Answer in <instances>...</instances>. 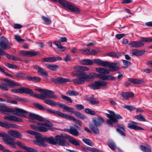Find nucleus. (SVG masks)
I'll return each instance as SVG.
<instances>
[{"instance_id": "1", "label": "nucleus", "mask_w": 152, "mask_h": 152, "mask_svg": "<svg viewBox=\"0 0 152 152\" xmlns=\"http://www.w3.org/2000/svg\"><path fill=\"white\" fill-rule=\"evenodd\" d=\"M3 111L12 113L13 114L22 117H26L25 114L29 116L28 118L30 119V121L36 123L38 126L33 125H30V127L37 131L46 132L49 130L54 131V128L51 127V124L48 121L44 120L41 116L34 113L19 108L12 109L8 107L4 108Z\"/></svg>"}, {"instance_id": "2", "label": "nucleus", "mask_w": 152, "mask_h": 152, "mask_svg": "<svg viewBox=\"0 0 152 152\" xmlns=\"http://www.w3.org/2000/svg\"><path fill=\"white\" fill-rule=\"evenodd\" d=\"M116 77L111 75H102L100 76V79L105 80L113 81L115 80ZM107 84L106 81L99 80L96 81L94 83L88 85L91 89H98L101 87L106 86Z\"/></svg>"}, {"instance_id": "3", "label": "nucleus", "mask_w": 152, "mask_h": 152, "mask_svg": "<svg viewBox=\"0 0 152 152\" xmlns=\"http://www.w3.org/2000/svg\"><path fill=\"white\" fill-rule=\"evenodd\" d=\"M67 136L62 135H57L55 138L52 137H45V141L49 143L55 145L58 144L59 145L64 146H68V142L66 140Z\"/></svg>"}, {"instance_id": "4", "label": "nucleus", "mask_w": 152, "mask_h": 152, "mask_svg": "<svg viewBox=\"0 0 152 152\" xmlns=\"http://www.w3.org/2000/svg\"><path fill=\"white\" fill-rule=\"evenodd\" d=\"M46 110L48 112L51 114L57 115L58 116L62 118H63L72 120L75 121L77 124L80 126H81L82 125V123L80 121L76 119L73 116L67 114H65L63 113L58 111H56L49 109H46Z\"/></svg>"}, {"instance_id": "5", "label": "nucleus", "mask_w": 152, "mask_h": 152, "mask_svg": "<svg viewBox=\"0 0 152 152\" xmlns=\"http://www.w3.org/2000/svg\"><path fill=\"white\" fill-rule=\"evenodd\" d=\"M92 121L94 124H90L89 127L94 133L98 134L99 130L97 127L100 126L104 122V120L101 117H98L93 118Z\"/></svg>"}, {"instance_id": "6", "label": "nucleus", "mask_w": 152, "mask_h": 152, "mask_svg": "<svg viewBox=\"0 0 152 152\" xmlns=\"http://www.w3.org/2000/svg\"><path fill=\"white\" fill-rule=\"evenodd\" d=\"M27 132L29 134L35 136V137L36 140L33 141V142L34 144L43 147L47 146V144L45 143V137H42L40 134L30 130L27 131Z\"/></svg>"}, {"instance_id": "7", "label": "nucleus", "mask_w": 152, "mask_h": 152, "mask_svg": "<svg viewBox=\"0 0 152 152\" xmlns=\"http://www.w3.org/2000/svg\"><path fill=\"white\" fill-rule=\"evenodd\" d=\"M3 80L4 81L0 83V89L4 91H8L9 88H12L16 85H20L9 80L3 79Z\"/></svg>"}, {"instance_id": "8", "label": "nucleus", "mask_w": 152, "mask_h": 152, "mask_svg": "<svg viewBox=\"0 0 152 152\" xmlns=\"http://www.w3.org/2000/svg\"><path fill=\"white\" fill-rule=\"evenodd\" d=\"M109 113L110 114L107 113L106 115L110 120H107L106 123L107 124L112 126L113 123L116 122L118 121V119L122 118V117L120 115H116L113 111H110Z\"/></svg>"}, {"instance_id": "9", "label": "nucleus", "mask_w": 152, "mask_h": 152, "mask_svg": "<svg viewBox=\"0 0 152 152\" xmlns=\"http://www.w3.org/2000/svg\"><path fill=\"white\" fill-rule=\"evenodd\" d=\"M58 2L63 6L66 7L71 11L77 12H80V10L77 7L66 0H58Z\"/></svg>"}, {"instance_id": "10", "label": "nucleus", "mask_w": 152, "mask_h": 152, "mask_svg": "<svg viewBox=\"0 0 152 152\" xmlns=\"http://www.w3.org/2000/svg\"><path fill=\"white\" fill-rule=\"evenodd\" d=\"M80 76L77 77L76 79H73L72 81L75 84H83L84 83L87 79L85 77V72H80L79 73Z\"/></svg>"}, {"instance_id": "11", "label": "nucleus", "mask_w": 152, "mask_h": 152, "mask_svg": "<svg viewBox=\"0 0 152 152\" xmlns=\"http://www.w3.org/2000/svg\"><path fill=\"white\" fill-rule=\"evenodd\" d=\"M0 46L3 49L6 50L11 47L10 44L8 39L4 36H2L0 39Z\"/></svg>"}, {"instance_id": "12", "label": "nucleus", "mask_w": 152, "mask_h": 152, "mask_svg": "<svg viewBox=\"0 0 152 152\" xmlns=\"http://www.w3.org/2000/svg\"><path fill=\"white\" fill-rule=\"evenodd\" d=\"M44 102L46 104L52 106H55L58 104L59 107L63 108L64 110V108L66 106L64 104L57 103L56 102L50 99H45L44 100Z\"/></svg>"}, {"instance_id": "13", "label": "nucleus", "mask_w": 152, "mask_h": 152, "mask_svg": "<svg viewBox=\"0 0 152 152\" xmlns=\"http://www.w3.org/2000/svg\"><path fill=\"white\" fill-rule=\"evenodd\" d=\"M52 81L55 83L63 84L65 83L70 81V80L69 78L59 77L55 78L52 79Z\"/></svg>"}, {"instance_id": "14", "label": "nucleus", "mask_w": 152, "mask_h": 152, "mask_svg": "<svg viewBox=\"0 0 152 152\" xmlns=\"http://www.w3.org/2000/svg\"><path fill=\"white\" fill-rule=\"evenodd\" d=\"M138 124V123L134 121H132L128 124V127L130 129L135 130H144V129L142 127L135 124Z\"/></svg>"}, {"instance_id": "15", "label": "nucleus", "mask_w": 152, "mask_h": 152, "mask_svg": "<svg viewBox=\"0 0 152 152\" xmlns=\"http://www.w3.org/2000/svg\"><path fill=\"white\" fill-rule=\"evenodd\" d=\"M19 54L20 55L27 57L34 56L36 55L37 54V53L35 52L23 50L20 51Z\"/></svg>"}, {"instance_id": "16", "label": "nucleus", "mask_w": 152, "mask_h": 152, "mask_svg": "<svg viewBox=\"0 0 152 152\" xmlns=\"http://www.w3.org/2000/svg\"><path fill=\"white\" fill-rule=\"evenodd\" d=\"M101 75V74H97L93 72L90 73L89 75H87L85 73V77L87 79V81H89L95 77H99V78L100 79Z\"/></svg>"}, {"instance_id": "17", "label": "nucleus", "mask_w": 152, "mask_h": 152, "mask_svg": "<svg viewBox=\"0 0 152 152\" xmlns=\"http://www.w3.org/2000/svg\"><path fill=\"white\" fill-rule=\"evenodd\" d=\"M0 126L6 129L10 128H15L17 127V125L15 124L9 123L7 122H3L0 121Z\"/></svg>"}, {"instance_id": "18", "label": "nucleus", "mask_w": 152, "mask_h": 152, "mask_svg": "<svg viewBox=\"0 0 152 152\" xmlns=\"http://www.w3.org/2000/svg\"><path fill=\"white\" fill-rule=\"evenodd\" d=\"M54 92L53 91L44 89L42 94L43 99L46 98H50L51 94H54Z\"/></svg>"}, {"instance_id": "19", "label": "nucleus", "mask_w": 152, "mask_h": 152, "mask_svg": "<svg viewBox=\"0 0 152 152\" xmlns=\"http://www.w3.org/2000/svg\"><path fill=\"white\" fill-rule=\"evenodd\" d=\"M34 68L37 69L38 73L42 75L45 76H47L48 75L47 72L42 67L38 65H35L34 66Z\"/></svg>"}, {"instance_id": "20", "label": "nucleus", "mask_w": 152, "mask_h": 152, "mask_svg": "<svg viewBox=\"0 0 152 152\" xmlns=\"http://www.w3.org/2000/svg\"><path fill=\"white\" fill-rule=\"evenodd\" d=\"M132 47L139 48L143 46L144 43L140 41H133L129 44Z\"/></svg>"}, {"instance_id": "21", "label": "nucleus", "mask_w": 152, "mask_h": 152, "mask_svg": "<svg viewBox=\"0 0 152 152\" xmlns=\"http://www.w3.org/2000/svg\"><path fill=\"white\" fill-rule=\"evenodd\" d=\"M8 133L9 134L15 137L21 138H22V135L18 132L10 130L8 131Z\"/></svg>"}, {"instance_id": "22", "label": "nucleus", "mask_w": 152, "mask_h": 152, "mask_svg": "<svg viewBox=\"0 0 152 152\" xmlns=\"http://www.w3.org/2000/svg\"><path fill=\"white\" fill-rule=\"evenodd\" d=\"M96 69L97 72L104 74L103 75L108 74L110 72V70L105 68H97Z\"/></svg>"}, {"instance_id": "23", "label": "nucleus", "mask_w": 152, "mask_h": 152, "mask_svg": "<svg viewBox=\"0 0 152 152\" xmlns=\"http://www.w3.org/2000/svg\"><path fill=\"white\" fill-rule=\"evenodd\" d=\"M128 80L135 84H140L144 82L143 80L142 79L129 78L128 79Z\"/></svg>"}, {"instance_id": "24", "label": "nucleus", "mask_w": 152, "mask_h": 152, "mask_svg": "<svg viewBox=\"0 0 152 152\" xmlns=\"http://www.w3.org/2000/svg\"><path fill=\"white\" fill-rule=\"evenodd\" d=\"M20 94L26 93L32 95V91L28 88L22 87L20 88Z\"/></svg>"}, {"instance_id": "25", "label": "nucleus", "mask_w": 152, "mask_h": 152, "mask_svg": "<svg viewBox=\"0 0 152 152\" xmlns=\"http://www.w3.org/2000/svg\"><path fill=\"white\" fill-rule=\"evenodd\" d=\"M121 95L123 97V100H127L129 98L133 97L134 95V94L132 92H123L122 93Z\"/></svg>"}, {"instance_id": "26", "label": "nucleus", "mask_w": 152, "mask_h": 152, "mask_svg": "<svg viewBox=\"0 0 152 152\" xmlns=\"http://www.w3.org/2000/svg\"><path fill=\"white\" fill-rule=\"evenodd\" d=\"M80 63L83 65H91L93 64L94 61L93 60L87 59L80 60Z\"/></svg>"}, {"instance_id": "27", "label": "nucleus", "mask_w": 152, "mask_h": 152, "mask_svg": "<svg viewBox=\"0 0 152 152\" xmlns=\"http://www.w3.org/2000/svg\"><path fill=\"white\" fill-rule=\"evenodd\" d=\"M68 132L69 133L74 136H77L78 135V130L76 129L73 127H70V129H68Z\"/></svg>"}, {"instance_id": "28", "label": "nucleus", "mask_w": 152, "mask_h": 152, "mask_svg": "<svg viewBox=\"0 0 152 152\" xmlns=\"http://www.w3.org/2000/svg\"><path fill=\"white\" fill-rule=\"evenodd\" d=\"M117 64L115 63H110L109 66L108 67L110 68V71L114 72L118 71L119 70V68L116 66Z\"/></svg>"}, {"instance_id": "29", "label": "nucleus", "mask_w": 152, "mask_h": 152, "mask_svg": "<svg viewBox=\"0 0 152 152\" xmlns=\"http://www.w3.org/2000/svg\"><path fill=\"white\" fill-rule=\"evenodd\" d=\"M26 79L29 81H32L34 82H37L40 81L41 78L38 77L36 76H27Z\"/></svg>"}, {"instance_id": "30", "label": "nucleus", "mask_w": 152, "mask_h": 152, "mask_svg": "<svg viewBox=\"0 0 152 152\" xmlns=\"http://www.w3.org/2000/svg\"><path fill=\"white\" fill-rule=\"evenodd\" d=\"M121 53L120 52H110L107 53V55L108 56L113 57H116L117 58H119L121 56Z\"/></svg>"}, {"instance_id": "31", "label": "nucleus", "mask_w": 152, "mask_h": 152, "mask_svg": "<svg viewBox=\"0 0 152 152\" xmlns=\"http://www.w3.org/2000/svg\"><path fill=\"white\" fill-rule=\"evenodd\" d=\"M46 66L47 68L53 71L56 70L58 67V66L53 64H47L46 65Z\"/></svg>"}, {"instance_id": "32", "label": "nucleus", "mask_w": 152, "mask_h": 152, "mask_svg": "<svg viewBox=\"0 0 152 152\" xmlns=\"http://www.w3.org/2000/svg\"><path fill=\"white\" fill-rule=\"evenodd\" d=\"M69 142L72 145L76 146H78L80 145L78 140L75 138H70L69 139Z\"/></svg>"}, {"instance_id": "33", "label": "nucleus", "mask_w": 152, "mask_h": 152, "mask_svg": "<svg viewBox=\"0 0 152 152\" xmlns=\"http://www.w3.org/2000/svg\"><path fill=\"white\" fill-rule=\"evenodd\" d=\"M9 121L22 122L23 121L21 118L13 115H10L9 117Z\"/></svg>"}, {"instance_id": "34", "label": "nucleus", "mask_w": 152, "mask_h": 152, "mask_svg": "<svg viewBox=\"0 0 152 152\" xmlns=\"http://www.w3.org/2000/svg\"><path fill=\"white\" fill-rule=\"evenodd\" d=\"M74 69L79 71H87L89 69L88 67L82 66H76L74 67Z\"/></svg>"}, {"instance_id": "35", "label": "nucleus", "mask_w": 152, "mask_h": 152, "mask_svg": "<svg viewBox=\"0 0 152 152\" xmlns=\"http://www.w3.org/2000/svg\"><path fill=\"white\" fill-rule=\"evenodd\" d=\"M42 18L46 24L50 25L51 23V21L49 18L43 16H42Z\"/></svg>"}, {"instance_id": "36", "label": "nucleus", "mask_w": 152, "mask_h": 152, "mask_svg": "<svg viewBox=\"0 0 152 152\" xmlns=\"http://www.w3.org/2000/svg\"><path fill=\"white\" fill-rule=\"evenodd\" d=\"M108 145L109 147L113 150H115L116 148L115 143L111 140L108 141Z\"/></svg>"}, {"instance_id": "37", "label": "nucleus", "mask_w": 152, "mask_h": 152, "mask_svg": "<svg viewBox=\"0 0 152 152\" xmlns=\"http://www.w3.org/2000/svg\"><path fill=\"white\" fill-rule=\"evenodd\" d=\"M140 149L143 152H151V149L143 145L140 146Z\"/></svg>"}, {"instance_id": "38", "label": "nucleus", "mask_w": 152, "mask_h": 152, "mask_svg": "<svg viewBox=\"0 0 152 152\" xmlns=\"http://www.w3.org/2000/svg\"><path fill=\"white\" fill-rule=\"evenodd\" d=\"M82 140L86 144L92 146L93 145V143L92 141L90 139H83Z\"/></svg>"}, {"instance_id": "39", "label": "nucleus", "mask_w": 152, "mask_h": 152, "mask_svg": "<svg viewBox=\"0 0 152 152\" xmlns=\"http://www.w3.org/2000/svg\"><path fill=\"white\" fill-rule=\"evenodd\" d=\"M73 113L74 115L78 118H81L82 119H84L86 118L85 116L78 112H74Z\"/></svg>"}, {"instance_id": "40", "label": "nucleus", "mask_w": 152, "mask_h": 152, "mask_svg": "<svg viewBox=\"0 0 152 152\" xmlns=\"http://www.w3.org/2000/svg\"><path fill=\"white\" fill-rule=\"evenodd\" d=\"M5 65L8 68L12 69H16L18 68V66L16 65L12 64L5 63Z\"/></svg>"}, {"instance_id": "41", "label": "nucleus", "mask_w": 152, "mask_h": 152, "mask_svg": "<svg viewBox=\"0 0 152 152\" xmlns=\"http://www.w3.org/2000/svg\"><path fill=\"white\" fill-rule=\"evenodd\" d=\"M92 105H95L98 104L99 103V102L96 98L93 99L87 100Z\"/></svg>"}, {"instance_id": "42", "label": "nucleus", "mask_w": 152, "mask_h": 152, "mask_svg": "<svg viewBox=\"0 0 152 152\" xmlns=\"http://www.w3.org/2000/svg\"><path fill=\"white\" fill-rule=\"evenodd\" d=\"M136 118L138 120L141 121H146V119L141 114L137 115L136 117Z\"/></svg>"}, {"instance_id": "43", "label": "nucleus", "mask_w": 152, "mask_h": 152, "mask_svg": "<svg viewBox=\"0 0 152 152\" xmlns=\"http://www.w3.org/2000/svg\"><path fill=\"white\" fill-rule=\"evenodd\" d=\"M66 93L70 96H76L78 95H79L78 92L72 90L68 91Z\"/></svg>"}, {"instance_id": "44", "label": "nucleus", "mask_w": 152, "mask_h": 152, "mask_svg": "<svg viewBox=\"0 0 152 152\" xmlns=\"http://www.w3.org/2000/svg\"><path fill=\"white\" fill-rule=\"evenodd\" d=\"M53 57H46L42 59V61L45 62H53Z\"/></svg>"}, {"instance_id": "45", "label": "nucleus", "mask_w": 152, "mask_h": 152, "mask_svg": "<svg viewBox=\"0 0 152 152\" xmlns=\"http://www.w3.org/2000/svg\"><path fill=\"white\" fill-rule=\"evenodd\" d=\"M34 106L41 110H44L46 109L41 104L38 103H35L34 104Z\"/></svg>"}, {"instance_id": "46", "label": "nucleus", "mask_w": 152, "mask_h": 152, "mask_svg": "<svg viewBox=\"0 0 152 152\" xmlns=\"http://www.w3.org/2000/svg\"><path fill=\"white\" fill-rule=\"evenodd\" d=\"M85 111L86 113L90 114L91 115H95L96 114V113L94 111L92 110L89 108L85 109Z\"/></svg>"}, {"instance_id": "47", "label": "nucleus", "mask_w": 152, "mask_h": 152, "mask_svg": "<svg viewBox=\"0 0 152 152\" xmlns=\"http://www.w3.org/2000/svg\"><path fill=\"white\" fill-rule=\"evenodd\" d=\"M141 41L145 42H152V38L144 37L141 38Z\"/></svg>"}, {"instance_id": "48", "label": "nucleus", "mask_w": 152, "mask_h": 152, "mask_svg": "<svg viewBox=\"0 0 152 152\" xmlns=\"http://www.w3.org/2000/svg\"><path fill=\"white\" fill-rule=\"evenodd\" d=\"M14 75L16 77L18 78H21L25 76V74L22 72L15 73Z\"/></svg>"}, {"instance_id": "49", "label": "nucleus", "mask_w": 152, "mask_h": 152, "mask_svg": "<svg viewBox=\"0 0 152 152\" xmlns=\"http://www.w3.org/2000/svg\"><path fill=\"white\" fill-rule=\"evenodd\" d=\"M132 56H139L141 55V52L138 50H133L132 51Z\"/></svg>"}, {"instance_id": "50", "label": "nucleus", "mask_w": 152, "mask_h": 152, "mask_svg": "<svg viewBox=\"0 0 152 152\" xmlns=\"http://www.w3.org/2000/svg\"><path fill=\"white\" fill-rule=\"evenodd\" d=\"M61 97L63 99L65 100L66 101L69 102L70 103H72V102L71 99L68 96L64 95H61Z\"/></svg>"}, {"instance_id": "51", "label": "nucleus", "mask_w": 152, "mask_h": 152, "mask_svg": "<svg viewBox=\"0 0 152 152\" xmlns=\"http://www.w3.org/2000/svg\"><path fill=\"white\" fill-rule=\"evenodd\" d=\"M30 96H32L34 97L38 98L41 99H43V98L42 97V94H34L33 92L32 91V95L30 94Z\"/></svg>"}, {"instance_id": "52", "label": "nucleus", "mask_w": 152, "mask_h": 152, "mask_svg": "<svg viewBox=\"0 0 152 152\" xmlns=\"http://www.w3.org/2000/svg\"><path fill=\"white\" fill-rule=\"evenodd\" d=\"M15 38L16 41L20 43H22L24 41V40L21 39L19 35H15Z\"/></svg>"}, {"instance_id": "53", "label": "nucleus", "mask_w": 152, "mask_h": 152, "mask_svg": "<svg viewBox=\"0 0 152 152\" xmlns=\"http://www.w3.org/2000/svg\"><path fill=\"white\" fill-rule=\"evenodd\" d=\"M110 62L108 61H105L102 60L101 65L105 67H108Z\"/></svg>"}, {"instance_id": "54", "label": "nucleus", "mask_w": 152, "mask_h": 152, "mask_svg": "<svg viewBox=\"0 0 152 152\" xmlns=\"http://www.w3.org/2000/svg\"><path fill=\"white\" fill-rule=\"evenodd\" d=\"M55 45L57 46L58 48L61 50H62L64 47L61 45L60 42L59 41H56L55 42Z\"/></svg>"}, {"instance_id": "55", "label": "nucleus", "mask_w": 152, "mask_h": 152, "mask_svg": "<svg viewBox=\"0 0 152 152\" xmlns=\"http://www.w3.org/2000/svg\"><path fill=\"white\" fill-rule=\"evenodd\" d=\"M75 107L77 110H81L84 108V106L83 105L80 104H76L75 105Z\"/></svg>"}, {"instance_id": "56", "label": "nucleus", "mask_w": 152, "mask_h": 152, "mask_svg": "<svg viewBox=\"0 0 152 152\" xmlns=\"http://www.w3.org/2000/svg\"><path fill=\"white\" fill-rule=\"evenodd\" d=\"M86 149L92 152H102L100 150L94 148L89 147Z\"/></svg>"}, {"instance_id": "57", "label": "nucleus", "mask_w": 152, "mask_h": 152, "mask_svg": "<svg viewBox=\"0 0 152 152\" xmlns=\"http://www.w3.org/2000/svg\"><path fill=\"white\" fill-rule=\"evenodd\" d=\"M124 107L125 108L127 109L130 111H131L136 109L135 107L129 105H126V106H124Z\"/></svg>"}, {"instance_id": "58", "label": "nucleus", "mask_w": 152, "mask_h": 152, "mask_svg": "<svg viewBox=\"0 0 152 152\" xmlns=\"http://www.w3.org/2000/svg\"><path fill=\"white\" fill-rule=\"evenodd\" d=\"M64 110L67 111L69 112H72L73 113L74 112L73 111V109L72 108L69 107L67 106H66L64 108Z\"/></svg>"}, {"instance_id": "59", "label": "nucleus", "mask_w": 152, "mask_h": 152, "mask_svg": "<svg viewBox=\"0 0 152 152\" xmlns=\"http://www.w3.org/2000/svg\"><path fill=\"white\" fill-rule=\"evenodd\" d=\"M102 60L100 59L93 60L94 63L99 65H101Z\"/></svg>"}, {"instance_id": "60", "label": "nucleus", "mask_w": 152, "mask_h": 152, "mask_svg": "<svg viewBox=\"0 0 152 152\" xmlns=\"http://www.w3.org/2000/svg\"><path fill=\"white\" fill-rule=\"evenodd\" d=\"M125 35V34H118L115 35V37L116 38L118 39H120Z\"/></svg>"}, {"instance_id": "61", "label": "nucleus", "mask_w": 152, "mask_h": 152, "mask_svg": "<svg viewBox=\"0 0 152 152\" xmlns=\"http://www.w3.org/2000/svg\"><path fill=\"white\" fill-rule=\"evenodd\" d=\"M6 102L7 103L11 104H17V101L15 100H12L9 99H8L7 100Z\"/></svg>"}, {"instance_id": "62", "label": "nucleus", "mask_w": 152, "mask_h": 152, "mask_svg": "<svg viewBox=\"0 0 152 152\" xmlns=\"http://www.w3.org/2000/svg\"><path fill=\"white\" fill-rule=\"evenodd\" d=\"M116 130L121 136H125V133L123 132L122 130H121L119 128H117Z\"/></svg>"}, {"instance_id": "63", "label": "nucleus", "mask_w": 152, "mask_h": 152, "mask_svg": "<svg viewBox=\"0 0 152 152\" xmlns=\"http://www.w3.org/2000/svg\"><path fill=\"white\" fill-rule=\"evenodd\" d=\"M124 65L127 66H129L131 64V62L126 60H123V61Z\"/></svg>"}, {"instance_id": "64", "label": "nucleus", "mask_w": 152, "mask_h": 152, "mask_svg": "<svg viewBox=\"0 0 152 152\" xmlns=\"http://www.w3.org/2000/svg\"><path fill=\"white\" fill-rule=\"evenodd\" d=\"M53 62L57 61H60L62 59V58L59 56L53 57Z\"/></svg>"}]
</instances>
